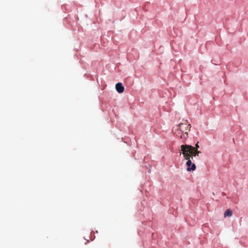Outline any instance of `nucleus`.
I'll use <instances>...</instances> for the list:
<instances>
[{
	"mask_svg": "<svg viewBox=\"0 0 248 248\" xmlns=\"http://www.w3.org/2000/svg\"><path fill=\"white\" fill-rule=\"evenodd\" d=\"M188 156H188L186 154V153H185V152L184 153V157L186 160H187L186 164V166L187 167L186 170L188 171H194L196 169V165L194 163H192L190 161V159H189V157L188 158Z\"/></svg>",
	"mask_w": 248,
	"mask_h": 248,
	"instance_id": "f257e3e1",
	"label": "nucleus"
},
{
	"mask_svg": "<svg viewBox=\"0 0 248 248\" xmlns=\"http://www.w3.org/2000/svg\"><path fill=\"white\" fill-rule=\"evenodd\" d=\"M190 124H188L187 120H183V122L179 124L180 130L186 136L188 135V131L190 130Z\"/></svg>",
	"mask_w": 248,
	"mask_h": 248,
	"instance_id": "f03ea898",
	"label": "nucleus"
},
{
	"mask_svg": "<svg viewBox=\"0 0 248 248\" xmlns=\"http://www.w3.org/2000/svg\"><path fill=\"white\" fill-rule=\"evenodd\" d=\"M186 153V154L189 156L188 158L189 157L190 159V161L192 162V161H194V157H196L195 156H193L192 153H190V150H188L187 148H185V146H184V144H183L181 146V152L180 155L181 154H183V155L184 156V153Z\"/></svg>",
	"mask_w": 248,
	"mask_h": 248,
	"instance_id": "7ed1b4c3",
	"label": "nucleus"
},
{
	"mask_svg": "<svg viewBox=\"0 0 248 248\" xmlns=\"http://www.w3.org/2000/svg\"><path fill=\"white\" fill-rule=\"evenodd\" d=\"M184 146H185V148H186L188 150H190V153H192V155L193 156H198L199 154L201 153L200 151H199L198 149L194 148V147L191 145L185 144Z\"/></svg>",
	"mask_w": 248,
	"mask_h": 248,
	"instance_id": "20e7f679",
	"label": "nucleus"
},
{
	"mask_svg": "<svg viewBox=\"0 0 248 248\" xmlns=\"http://www.w3.org/2000/svg\"><path fill=\"white\" fill-rule=\"evenodd\" d=\"M116 90L119 93H123L124 92V87L121 83H118L115 86Z\"/></svg>",
	"mask_w": 248,
	"mask_h": 248,
	"instance_id": "39448f33",
	"label": "nucleus"
},
{
	"mask_svg": "<svg viewBox=\"0 0 248 248\" xmlns=\"http://www.w3.org/2000/svg\"><path fill=\"white\" fill-rule=\"evenodd\" d=\"M232 215V212L230 209H227L224 213V217H231Z\"/></svg>",
	"mask_w": 248,
	"mask_h": 248,
	"instance_id": "423d86ee",
	"label": "nucleus"
},
{
	"mask_svg": "<svg viewBox=\"0 0 248 248\" xmlns=\"http://www.w3.org/2000/svg\"><path fill=\"white\" fill-rule=\"evenodd\" d=\"M194 148H195L198 149V148H199V142H198L196 144L195 147H194Z\"/></svg>",
	"mask_w": 248,
	"mask_h": 248,
	"instance_id": "0eeeda50",
	"label": "nucleus"
}]
</instances>
